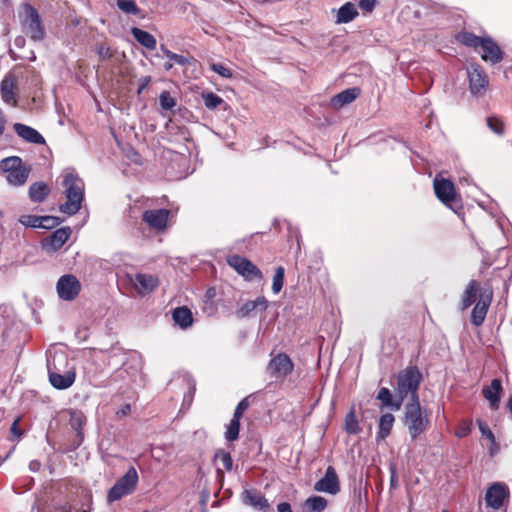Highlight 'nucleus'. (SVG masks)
Here are the masks:
<instances>
[{
    "label": "nucleus",
    "mask_w": 512,
    "mask_h": 512,
    "mask_svg": "<svg viewBox=\"0 0 512 512\" xmlns=\"http://www.w3.org/2000/svg\"><path fill=\"white\" fill-rule=\"evenodd\" d=\"M97 54L100 58V60H106L112 57V52L110 50V47L106 44H100L97 46Z\"/></svg>",
    "instance_id": "3c124183"
},
{
    "label": "nucleus",
    "mask_w": 512,
    "mask_h": 512,
    "mask_svg": "<svg viewBox=\"0 0 512 512\" xmlns=\"http://www.w3.org/2000/svg\"><path fill=\"white\" fill-rule=\"evenodd\" d=\"M434 191L437 198L447 207L456 211L455 203L457 193L454 184L448 179H435Z\"/></svg>",
    "instance_id": "f8f14e48"
},
{
    "label": "nucleus",
    "mask_w": 512,
    "mask_h": 512,
    "mask_svg": "<svg viewBox=\"0 0 512 512\" xmlns=\"http://www.w3.org/2000/svg\"><path fill=\"white\" fill-rule=\"evenodd\" d=\"M41 468V463L38 460H32L29 463V469L33 472L39 471Z\"/></svg>",
    "instance_id": "bf43d9fd"
},
{
    "label": "nucleus",
    "mask_w": 512,
    "mask_h": 512,
    "mask_svg": "<svg viewBox=\"0 0 512 512\" xmlns=\"http://www.w3.org/2000/svg\"><path fill=\"white\" fill-rule=\"evenodd\" d=\"M389 471H390V488L396 489L398 487V475H397L396 465L394 463H390Z\"/></svg>",
    "instance_id": "603ef678"
},
{
    "label": "nucleus",
    "mask_w": 512,
    "mask_h": 512,
    "mask_svg": "<svg viewBox=\"0 0 512 512\" xmlns=\"http://www.w3.org/2000/svg\"><path fill=\"white\" fill-rule=\"evenodd\" d=\"M210 68L212 71H214L215 73H217L218 75H220L223 78L229 79L233 76L232 71L228 67H226L220 63H212L210 65Z\"/></svg>",
    "instance_id": "a18cd8bd"
},
{
    "label": "nucleus",
    "mask_w": 512,
    "mask_h": 512,
    "mask_svg": "<svg viewBox=\"0 0 512 512\" xmlns=\"http://www.w3.org/2000/svg\"><path fill=\"white\" fill-rule=\"evenodd\" d=\"M16 79L13 74H7L0 84V92L3 101L9 105L17 106V98L14 93Z\"/></svg>",
    "instance_id": "4be33fe9"
},
{
    "label": "nucleus",
    "mask_w": 512,
    "mask_h": 512,
    "mask_svg": "<svg viewBox=\"0 0 512 512\" xmlns=\"http://www.w3.org/2000/svg\"><path fill=\"white\" fill-rule=\"evenodd\" d=\"M477 424H478V427H479V430H480L482 436L489 439V441L494 446H496L495 436H494L493 432L491 431V429L488 427V425L482 420H477Z\"/></svg>",
    "instance_id": "c03bdc74"
},
{
    "label": "nucleus",
    "mask_w": 512,
    "mask_h": 512,
    "mask_svg": "<svg viewBox=\"0 0 512 512\" xmlns=\"http://www.w3.org/2000/svg\"><path fill=\"white\" fill-rule=\"evenodd\" d=\"M499 451V445L496 443V446H494L492 443H491V446L489 448V452L491 455H494L496 454L497 452Z\"/></svg>",
    "instance_id": "69168bd1"
},
{
    "label": "nucleus",
    "mask_w": 512,
    "mask_h": 512,
    "mask_svg": "<svg viewBox=\"0 0 512 512\" xmlns=\"http://www.w3.org/2000/svg\"><path fill=\"white\" fill-rule=\"evenodd\" d=\"M18 424H19V419H16V420L12 423L11 428H10L11 433H12L13 435H16V436H20V435H21V432H20V430H19V428H18Z\"/></svg>",
    "instance_id": "13d9d810"
},
{
    "label": "nucleus",
    "mask_w": 512,
    "mask_h": 512,
    "mask_svg": "<svg viewBox=\"0 0 512 512\" xmlns=\"http://www.w3.org/2000/svg\"><path fill=\"white\" fill-rule=\"evenodd\" d=\"M54 361L55 358H53L52 361H48L49 382L58 390H64L71 387L76 379L75 369H68L64 374H61L60 371L57 370Z\"/></svg>",
    "instance_id": "9d476101"
},
{
    "label": "nucleus",
    "mask_w": 512,
    "mask_h": 512,
    "mask_svg": "<svg viewBox=\"0 0 512 512\" xmlns=\"http://www.w3.org/2000/svg\"><path fill=\"white\" fill-rule=\"evenodd\" d=\"M203 100L205 106L209 109H216L224 102L220 96L213 92L203 94Z\"/></svg>",
    "instance_id": "58836bf2"
},
{
    "label": "nucleus",
    "mask_w": 512,
    "mask_h": 512,
    "mask_svg": "<svg viewBox=\"0 0 512 512\" xmlns=\"http://www.w3.org/2000/svg\"><path fill=\"white\" fill-rule=\"evenodd\" d=\"M314 490L332 495L340 491V483L334 467H327L325 475L314 484Z\"/></svg>",
    "instance_id": "f3484780"
},
{
    "label": "nucleus",
    "mask_w": 512,
    "mask_h": 512,
    "mask_svg": "<svg viewBox=\"0 0 512 512\" xmlns=\"http://www.w3.org/2000/svg\"><path fill=\"white\" fill-rule=\"evenodd\" d=\"M0 168L7 173L6 179L13 186H22L26 183L31 168L23 164L18 156H10L1 161Z\"/></svg>",
    "instance_id": "39448f33"
},
{
    "label": "nucleus",
    "mask_w": 512,
    "mask_h": 512,
    "mask_svg": "<svg viewBox=\"0 0 512 512\" xmlns=\"http://www.w3.org/2000/svg\"><path fill=\"white\" fill-rule=\"evenodd\" d=\"M507 407L512 414V396L508 399Z\"/></svg>",
    "instance_id": "774afa93"
},
{
    "label": "nucleus",
    "mask_w": 512,
    "mask_h": 512,
    "mask_svg": "<svg viewBox=\"0 0 512 512\" xmlns=\"http://www.w3.org/2000/svg\"><path fill=\"white\" fill-rule=\"evenodd\" d=\"M345 431L352 435L358 434L361 431L358 419L353 409L345 417Z\"/></svg>",
    "instance_id": "72a5a7b5"
},
{
    "label": "nucleus",
    "mask_w": 512,
    "mask_h": 512,
    "mask_svg": "<svg viewBox=\"0 0 512 512\" xmlns=\"http://www.w3.org/2000/svg\"><path fill=\"white\" fill-rule=\"evenodd\" d=\"M86 417L83 412L79 410H71L70 411V419L69 424L77 432V436L80 438V441L83 439V426L85 425Z\"/></svg>",
    "instance_id": "7c9ffc66"
},
{
    "label": "nucleus",
    "mask_w": 512,
    "mask_h": 512,
    "mask_svg": "<svg viewBox=\"0 0 512 512\" xmlns=\"http://www.w3.org/2000/svg\"><path fill=\"white\" fill-rule=\"evenodd\" d=\"M460 44L474 49L481 55V59L491 65L502 62L504 53L499 45L490 36H477L469 31H461L456 35Z\"/></svg>",
    "instance_id": "f257e3e1"
},
{
    "label": "nucleus",
    "mask_w": 512,
    "mask_h": 512,
    "mask_svg": "<svg viewBox=\"0 0 512 512\" xmlns=\"http://www.w3.org/2000/svg\"><path fill=\"white\" fill-rule=\"evenodd\" d=\"M161 50L167 58H169V55H174V52L167 49L164 45H161Z\"/></svg>",
    "instance_id": "338daca9"
},
{
    "label": "nucleus",
    "mask_w": 512,
    "mask_h": 512,
    "mask_svg": "<svg viewBox=\"0 0 512 512\" xmlns=\"http://www.w3.org/2000/svg\"><path fill=\"white\" fill-rule=\"evenodd\" d=\"M139 81H140V83H139V87H138V91H137L138 94L142 93V91L148 86V84L151 81V77L145 76V77H142Z\"/></svg>",
    "instance_id": "6e6d98bb"
},
{
    "label": "nucleus",
    "mask_w": 512,
    "mask_h": 512,
    "mask_svg": "<svg viewBox=\"0 0 512 512\" xmlns=\"http://www.w3.org/2000/svg\"><path fill=\"white\" fill-rule=\"evenodd\" d=\"M487 126L491 131H493L495 134L502 136L505 133V124L504 122L495 116L488 117L486 119Z\"/></svg>",
    "instance_id": "4c0bfd02"
},
{
    "label": "nucleus",
    "mask_w": 512,
    "mask_h": 512,
    "mask_svg": "<svg viewBox=\"0 0 512 512\" xmlns=\"http://www.w3.org/2000/svg\"><path fill=\"white\" fill-rule=\"evenodd\" d=\"M422 380V374L416 366H409L402 370L397 377L396 392L399 398L404 400L411 394V401H419L418 389Z\"/></svg>",
    "instance_id": "20e7f679"
},
{
    "label": "nucleus",
    "mask_w": 512,
    "mask_h": 512,
    "mask_svg": "<svg viewBox=\"0 0 512 512\" xmlns=\"http://www.w3.org/2000/svg\"><path fill=\"white\" fill-rule=\"evenodd\" d=\"M170 211L168 209L146 210L142 219L147 225L158 232H163L167 228Z\"/></svg>",
    "instance_id": "dca6fc26"
},
{
    "label": "nucleus",
    "mask_w": 512,
    "mask_h": 512,
    "mask_svg": "<svg viewBox=\"0 0 512 512\" xmlns=\"http://www.w3.org/2000/svg\"><path fill=\"white\" fill-rule=\"evenodd\" d=\"M377 399L382 402L383 406L391 407L394 410H399L403 402L401 398H399L398 401L394 402L390 390L386 387H382L379 390L377 394Z\"/></svg>",
    "instance_id": "2f4dec72"
},
{
    "label": "nucleus",
    "mask_w": 512,
    "mask_h": 512,
    "mask_svg": "<svg viewBox=\"0 0 512 512\" xmlns=\"http://www.w3.org/2000/svg\"><path fill=\"white\" fill-rule=\"evenodd\" d=\"M284 276H285V269L282 266H278L275 269V274L273 276V284H272V291L274 294H278L284 285Z\"/></svg>",
    "instance_id": "e433bc0d"
},
{
    "label": "nucleus",
    "mask_w": 512,
    "mask_h": 512,
    "mask_svg": "<svg viewBox=\"0 0 512 512\" xmlns=\"http://www.w3.org/2000/svg\"><path fill=\"white\" fill-rule=\"evenodd\" d=\"M215 458L219 459L222 463L223 467L227 471H231L233 468V459L231 457V454L229 452H226L224 450H220L215 454Z\"/></svg>",
    "instance_id": "a19ab883"
},
{
    "label": "nucleus",
    "mask_w": 512,
    "mask_h": 512,
    "mask_svg": "<svg viewBox=\"0 0 512 512\" xmlns=\"http://www.w3.org/2000/svg\"><path fill=\"white\" fill-rule=\"evenodd\" d=\"M13 129L17 135L26 142L34 144H45L44 137L36 129L28 125L15 123Z\"/></svg>",
    "instance_id": "b1692460"
},
{
    "label": "nucleus",
    "mask_w": 512,
    "mask_h": 512,
    "mask_svg": "<svg viewBox=\"0 0 512 512\" xmlns=\"http://www.w3.org/2000/svg\"><path fill=\"white\" fill-rule=\"evenodd\" d=\"M216 296V289L214 287H210L206 290L205 297L207 300H212Z\"/></svg>",
    "instance_id": "052dcab7"
},
{
    "label": "nucleus",
    "mask_w": 512,
    "mask_h": 512,
    "mask_svg": "<svg viewBox=\"0 0 512 512\" xmlns=\"http://www.w3.org/2000/svg\"><path fill=\"white\" fill-rule=\"evenodd\" d=\"M42 229H52L58 226L61 222L60 218L55 216H40Z\"/></svg>",
    "instance_id": "37998d69"
},
{
    "label": "nucleus",
    "mask_w": 512,
    "mask_h": 512,
    "mask_svg": "<svg viewBox=\"0 0 512 512\" xmlns=\"http://www.w3.org/2000/svg\"><path fill=\"white\" fill-rule=\"evenodd\" d=\"M250 403L248 397L243 398L236 406L233 417L235 419L241 420L243 413L248 409Z\"/></svg>",
    "instance_id": "49530a36"
},
{
    "label": "nucleus",
    "mask_w": 512,
    "mask_h": 512,
    "mask_svg": "<svg viewBox=\"0 0 512 512\" xmlns=\"http://www.w3.org/2000/svg\"><path fill=\"white\" fill-rule=\"evenodd\" d=\"M62 185L65 188L64 194L67 200L60 205V211L75 215L81 209L84 199V182L74 171H67L63 175Z\"/></svg>",
    "instance_id": "f03ea898"
},
{
    "label": "nucleus",
    "mask_w": 512,
    "mask_h": 512,
    "mask_svg": "<svg viewBox=\"0 0 512 512\" xmlns=\"http://www.w3.org/2000/svg\"><path fill=\"white\" fill-rule=\"evenodd\" d=\"M129 282L142 296L153 292L159 285V278L152 274L136 273L128 275Z\"/></svg>",
    "instance_id": "4468645a"
},
{
    "label": "nucleus",
    "mask_w": 512,
    "mask_h": 512,
    "mask_svg": "<svg viewBox=\"0 0 512 512\" xmlns=\"http://www.w3.org/2000/svg\"><path fill=\"white\" fill-rule=\"evenodd\" d=\"M376 4V0H360L359 7L366 12H371Z\"/></svg>",
    "instance_id": "864d4df0"
},
{
    "label": "nucleus",
    "mask_w": 512,
    "mask_h": 512,
    "mask_svg": "<svg viewBox=\"0 0 512 512\" xmlns=\"http://www.w3.org/2000/svg\"><path fill=\"white\" fill-rule=\"evenodd\" d=\"M470 432V428L469 427H463L461 429H459L456 433V435L459 437V438H463L465 436H467Z\"/></svg>",
    "instance_id": "680f3d73"
},
{
    "label": "nucleus",
    "mask_w": 512,
    "mask_h": 512,
    "mask_svg": "<svg viewBox=\"0 0 512 512\" xmlns=\"http://www.w3.org/2000/svg\"><path fill=\"white\" fill-rule=\"evenodd\" d=\"M395 418L391 413L383 414L379 419L377 440H384L387 438L392 430Z\"/></svg>",
    "instance_id": "c85d7f7f"
},
{
    "label": "nucleus",
    "mask_w": 512,
    "mask_h": 512,
    "mask_svg": "<svg viewBox=\"0 0 512 512\" xmlns=\"http://www.w3.org/2000/svg\"><path fill=\"white\" fill-rule=\"evenodd\" d=\"M403 423L407 427L412 440H416L429 427V417L422 409L420 402H409L405 405Z\"/></svg>",
    "instance_id": "7ed1b4c3"
},
{
    "label": "nucleus",
    "mask_w": 512,
    "mask_h": 512,
    "mask_svg": "<svg viewBox=\"0 0 512 512\" xmlns=\"http://www.w3.org/2000/svg\"><path fill=\"white\" fill-rule=\"evenodd\" d=\"M502 391V382L498 378L493 379L489 386L483 387L482 395L489 402L491 409L497 410L499 408Z\"/></svg>",
    "instance_id": "412c9836"
},
{
    "label": "nucleus",
    "mask_w": 512,
    "mask_h": 512,
    "mask_svg": "<svg viewBox=\"0 0 512 512\" xmlns=\"http://www.w3.org/2000/svg\"><path fill=\"white\" fill-rule=\"evenodd\" d=\"M243 502L263 512H269L270 505L264 495L254 489H246L243 492Z\"/></svg>",
    "instance_id": "5701e85b"
},
{
    "label": "nucleus",
    "mask_w": 512,
    "mask_h": 512,
    "mask_svg": "<svg viewBox=\"0 0 512 512\" xmlns=\"http://www.w3.org/2000/svg\"><path fill=\"white\" fill-rule=\"evenodd\" d=\"M277 512H293L291 505L287 502H282L277 505Z\"/></svg>",
    "instance_id": "4d7b16f0"
},
{
    "label": "nucleus",
    "mask_w": 512,
    "mask_h": 512,
    "mask_svg": "<svg viewBox=\"0 0 512 512\" xmlns=\"http://www.w3.org/2000/svg\"><path fill=\"white\" fill-rule=\"evenodd\" d=\"M253 303L255 304V309L260 308L261 310H266L268 307V301L265 297L261 296L257 299L253 300Z\"/></svg>",
    "instance_id": "5fc2aeb1"
},
{
    "label": "nucleus",
    "mask_w": 512,
    "mask_h": 512,
    "mask_svg": "<svg viewBox=\"0 0 512 512\" xmlns=\"http://www.w3.org/2000/svg\"><path fill=\"white\" fill-rule=\"evenodd\" d=\"M169 59L181 66L190 65L191 63L196 62V60L193 57H186L176 53H174V55H169Z\"/></svg>",
    "instance_id": "de8ad7c7"
},
{
    "label": "nucleus",
    "mask_w": 512,
    "mask_h": 512,
    "mask_svg": "<svg viewBox=\"0 0 512 512\" xmlns=\"http://www.w3.org/2000/svg\"><path fill=\"white\" fill-rule=\"evenodd\" d=\"M360 94V89L349 88L346 89L331 99V105L335 109L342 108L344 105L352 103Z\"/></svg>",
    "instance_id": "393cba45"
},
{
    "label": "nucleus",
    "mask_w": 512,
    "mask_h": 512,
    "mask_svg": "<svg viewBox=\"0 0 512 512\" xmlns=\"http://www.w3.org/2000/svg\"><path fill=\"white\" fill-rule=\"evenodd\" d=\"M358 16V11L355 5L347 2L342 5L337 12V23H349Z\"/></svg>",
    "instance_id": "c756f323"
},
{
    "label": "nucleus",
    "mask_w": 512,
    "mask_h": 512,
    "mask_svg": "<svg viewBox=\"0 0 512 512\" xmlns=\"http://www.w3.org/2000/svg\"><path fill=\"white\" fill-rule=\"evenodd\" d=\"M187 386H188L189 391L184 395V403L191 404L193 397H194L195 390H196L195 381L191 378H188Z\"/></svg>",
    "instance_id": "8fccbe9b"
},
{
    "label": "nucleus",
    "mask_w": 512,
    "mask_h": 512,
    "mask_svg": "<svg viewBox=\"0 0 512 512\" xmlns=\"http://www.w3.org/2000/svg\"><path fill=\"white\" fill-rule=\"evenodd\" d=\"M70 235V227L59 228L42 240V247L47 252H55L65 244Z\"/></svg>",
    "instance_id": "6ab92c4d"
},
{
    "label": "nucleus",
    "mask_w": 512,
    "mask_h": 512,
    "mask_svg": "<svg viewBox=\"0 0 512 512\" xmlns=\"http://www.w3.org/2000/svg\"><path fill=\"white\" fill-rule=\"evenodd\" d=\"M117 7L125 14L138 15L140 13L136 0H117Z\"/></svg>",
    "instance_id": "c9c22d12"
},
{
    "label": "nucleus",
    "mask_w": 512,
    "mask_h": 512,
    "mask_svg": "<svg viewBox=\"0 0 512 512\" xmlns=\"http://www.w3.org/2000/svg\"><path fill=\"white\" fill-rule=\"evenodd\" d=\"M81 290L79 280L71 274L63 275L57 282V292L61 299L74 300Z\"/></svg>",
    "instance_id": "ddd939ff"
},
{
    "label": "nucleus",
    "mask_w": 512,
    "mask_h": 512,
    "mask_svg": "<svg viewBox=\"0 0 512 512\" xmlns=\"http://www.w3.org/2000/svg\"><path fill=\"white\" fill-rule=\"evenodd\" d=\"M50 193L49 186L42 181L32 183L29 187V198L34 203L43 202Z\"/></svg>",
    "instance_id": "bb28decb"
},
{
    "label": "nucleus",
    "mask_w": 512,
    "mask_h": 512,
    "mask_svg": "<svg viewBox=\"0 0 512 512\" xmlns=\"http://www.w3.org/2000/svg\"><path fill=\"white\" fill-rule=\"evenodd\" d=\"M509 491L505 484L500 482L493 483L486 492L485 500L487 506L493 509H500L504 500L508 498Z\"/></svg>",
    "instance_id": "a211bd4d"
},
{
    "label": "nucleus",
    "mask_w": 512,
    "mask_h": 512,
    "mask_svg": "<svg viewBox=\"0 0 512 512\" xmlns=\"http://www.w3.org/2000/svg\"><path fill=\"white\" fill-rule=\"evenodd\" d=\"M493 291L492 289H486L483 291L477 300L474 308L471 312V323L478 327L481 326L486 318L488 309L492 303Z\"/></svg>",
    "instance_id": "2eb2a0df"
},
{
    "label": "nucleus",
    "mask_w": 512,
    "mask_h": 512,
    "mask_svg": "<svg viewBox=\"0 0 512 512\" xmlns=\"http://www.w3.org/2000/svg\"><path fill=\"white\" fill-rule=\"evenodd\" d=\"M5 123H6V120H5V117L4 115L2 114V112L0 111V135L4 132L5 130Z\"/></svg>",
    "instance_id": "0e129e2a"
},
{
    "label": "nucleus",
    "mask_w": 512,
    "mask_h": 512,
    "mask_svg": "<svg viewBox=\"0 0 512 512\" xmlns=\"http://www.w3.org/2000/svg\"><path fill=\"white\" fill-rule=\"evenodd\" d=\"M138 480L139 477L137 470L134 467H130L127 472L110 488L107 494V501L112 503L133 493L136 489Z\"/></svg>",
    "instance_id": "423d86ee"
},
{
    "label": "nucleus",
    "mask_w": 512,
    "mask_h": 512,
    "mask_svg": "<svg viewBox=\"0 0 512 512\" xmlns=\"http://www.w3.org/2000/svg\"><path fill=\"white\" fill-rule=\"evenodd\" d=\"M467 75L469 79V89L474 95L482 94L485 92L489 80L485 70L476 63H471L467 67Z\"/></svg>",
    "instance_id": "9b49d317"
},
{
    "label": "nucleus",
    "mask_w": 512,
    "mask_h": 512,
    "mask_svg": "<svg viewBox=\"0 0 512 512\" xmlns=\"http://www.w3.org/2000/svg\"><path fill=\"white\" fill-rule=\"evenodd\" d=\"M25 18L22 22L24 33L33 41H42L45 38V30L37 10L25 5Z\"/></svg>",
    "instance_id": "0eeeda50"
},
{
    "label": "nucleus",
    "mask_w": 512,
    "mask_h": 512,
    "mask_svg": "<svg viewBox=\"0 0 512 512\" xmlns=\"http://www.w3.org/2000/svg\"><path fill=\"white\" fill-rule=\"evenodd\" d=\"M255 310V304L253 303V301H247L246 303H244L236 312V315L239 317V318H244L246 316H248L252 311Z\"/></svg>",
    "instance_id": "09e8293b"
},
{
    "label": "nucleus",
    "mask_w": 512,
    "mask_h": 512,
    "mask_svg": "<svg viewBox=\"0 0 512 512\" xmlns=\"http://www.w3.org/2000/svg\"><path fill=\"white\" fill-rule=\"evenodd\" d=\"M227 263L230 267H232L240 275H242L246 280L250 281L255 278H263V274L260 271V269L245 257L239 255H231L227 257Z\"/></svg>",
    "instance_id": "1a4fd4ad"
},
{
    "label": "nucleus",
    "mask_w": 512,
    "mask_h": 512,
    "mask_svg": "<svg viewBox=\"0 0 512 512\" xmlns=\"http://www.w3.org/2000/svg\"><path fill=\"white\" fill-rule=\"evenodd\" d=\"M160 106L164 110H171L176 102L168 91H163L159 96Z\"/></svg>",
    "instance_id": "79ce46f5"
},
{
    "label": "nucleus",
    "mask_w": 512,
    "mask_h": 512,
    "mask_svg": "<svg viewBox=\"0 0 512 512\" xmlns=\"http://www.w3.org/2000/svg\"><path fill=\"white\" fill-rule=\"evenodd\" d=\"M131 34L133 35L135 40L139 44H141L143 47H145L149 50H154L156 48V46H157L156 38L149 32L144 31L137 27H132Z\"/></svg>",
    "instance_id": "cd10ccee"
},
{
    "label": "nucleus",
    "mask_w": 512,
    "mask_h": 512,
    "mask_svg": "<svg viewBox=\"0 0 512 512\" xmlns=\"http://www.w3.org/2000/svg\"><path fill=\"white\" fill-rule=\"evenodd\" d=\"M327 500L322 496H311L305 501L308 512H322L327 507Z\"/></svg>",
    "instance_id": "473e14b6"
},
{
    "label": "nucleus",
    "mask_w": 512,
    "mask_h": 512,
    "mask_svg": "<svg viewBox=\"0 0 512 512\" xmlns=\"http://www.w3.org/2000/svg\"><path fill=\"white\" fill-rule=\"evenodd\" d=\"M130 411H131V406H130V404H126L125 406H123V407L121 408V410H119V411L117 412V414H118V415H122V416H126L127 414H129V413H130Z\"/></svg>",
    "instance_id": "e2e57ef3"
},
{
    "label": "nucleus",
    "mask_w": 512,
    "mask_h": 512,
    "mask_svg": "<svg viewBox=\"0 0 512 512\" xmlns=\"http://www.w3.org/2000/svg\"><path fill=\"white\" fill-rule=\"evenodd\" d=\"M240 420L232 418L227 425L225 438L227 441H235L239 437Z\"/></svg>",
    "instance_id": "f704fd0d"
},
{
    "label": "nucleus",
    "mask_w": 512,
    "mask_h": 512,
    "mask_svg": "<svg viewBox=\"0 0 512 512\" xmlns=\"http://www.w3.org/2000/svg\"><path fill=\"white\" fill-rule=\"evenodd\" d=\"M19 222L30 228H40L41 226L40 216L36 215H22L19 218Z\"/></svg>",
    "instance_id": "ea45409f"
},
{
    "label": "nucleus",
    "mask_w": 512,
    "mask_h": 512,
    "mask_svg": "<svg viewBox=\"0 0 512 512\" xmlns=\"http://www.w3.org/2000/svg\"><path fill=\"white\" fill-rule=\"evenodd\" d=\"M486 289L487 288H483L481 286L479 281L470 280L462 294L460 309L464 311L469 308L476 301V299H479L481 293Z\"/></svg>",
    "instance_id": "aec40b11"
},
{
    "label": "nucleus",
    "mask_w": 512,
    "mask_h": 512,
    "mask_svg": "<svg viewBox=\"0 0 512 512\" xmlns=\"http://www.w3.org/2000/svg\"><path fill=\"white\" fill-rule=\"evenodd\" d=\"M294 364L291 358L285 353H279L273 357L267 367V374L276 380H283L292 373Z\"/></svg>",
    "instance_id": "6e6552de"
},
{
    "label": "nucleus",
    "mask_w": 512,
    "mask_h": 512,
    "mask_svg": "<svg viewBox=\"0 0 512 512\" xmlns=\"http://www.w3.org/2000/svg\"><path fill=\"white\" fill-rule=\"evenodd\" d=\"M172 318L181 329H187L193 324V315L186 306L177 307L172 312Z\"/></svg>",
    "instance_id": "a878e982"
}]
</instances>
